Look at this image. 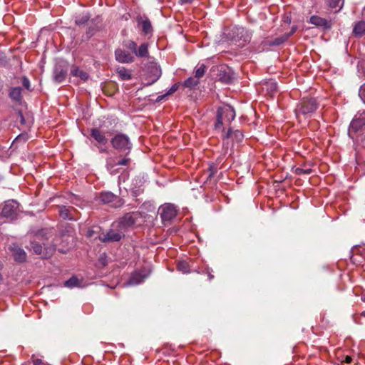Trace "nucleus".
Instances as JSON below:
<instances>
[{
	"label": "nucleus",
	"mask_w": 365,
	"mask_h": 365,
	"mask_svg": "<svg viewBox=\"0 0 365 365\" xmlns=\"http://www.w3.org/2000/svg\"><path fill=\"white\" fill-rule=\"evenodd\" d=\"M88 17L83 16L81 19H77L76 20V24H78V25L84 24L85 23H86L88 21Z\"/></svg>",
	"instance_id": "obj_46"
},
{
	"label": "nucleus",
	"mask_w": 365,
	"mask_h": 365,
	"mask_svg": "<svg viewBox=\"0 0 365 365\" xmlns=\"http://www.w3.org/2000/svg\"><path fill=\"white\" fill-rule=\"evenodd\" d=\"M162 71L160 66L156 63H150L147 67L145 81L147 84L151 85L156 82L161 76Z\"/></svg>",
	"instance_id": "obj_10"
},
{
	"label": "nucleus",
	"mask_w": 365,
	"mask_h": 365,
	"mask_svg": "<svg viewBox=\"0 0 365 365\" xmlns=\"http://www.w3.org/2000/svg\"><path fill=\"white\" fill-rule=\"evenodd\" d=\"M138 28L144 35L151 34L153 26L150 19L146 16H138L136 19Z\"/></svg>",
	"instance_id": "obj_17"
},
{
	"label": "nucleus",
	"mask_w": 365,
	"mask_h": 365,
	"mask_svg": "<svg viewBox=\"0 0 365 365\" xmlns=\"http://www.w3.org/2000/svg\"><path fill=\"white\" fill-rule=\"evenodd\" d=\"M130 46H135V43L134 42H132Z\"/></svg>",
	"instance_id": "obj_56"
},
{
	"label": "nucleus",
	"mask_w": 365,
	"mask_h": 365,
	"mask_svg": "<svg viewBox=\"0 0 365 365\" xmlns=\"http://www.w3.org/2000/svg\"><path fill=\"white\" fill-rule=\"evenodd\" d=\"M297 29V26H292L291 31L289 33L285 34L281 37L275 38L272 46H278L284 43L289 38V37L296 31Z\"/></svg>",
	"instance_id": "obj_30"
},
{
	"label": "nucleus",
	"mask_w": 365,
	"mask_h": 365,
	"mask_svg": "<svg viewBox=\"0 0 365 365\" xmlns=\"http://www.w3.org/2000/svg\"><path fill=\"white\" fill-rule=\"evenodd\" d=\"M363 15L365 16V7L363 9Z\"/></svg>",
	"instance_id": "obj_55"
},
{
	"label": "nucleus",
	"mask_w": 365,
	"mask_h": 365,
	"mask_svg": "<svg viewBox=\"0 0 365 365\" xmlns=\"http://www.w3.org/2000/svg\"><path fill=\"white\" fill-rule=\"evenodd\" d=\"M212 271L209 267H206L203 271V272L207 275L209 280L214 279V275L212 274Z\"/></svg>",
	"instance_id": "obj_44"
},
{
	"label": "nucleus",
	"mask_w": 365,
	"mask_h": 365,
	"mask_svg": "<svg viewBox=\"0 0 365 365\" xmlns=\"http://www.w3.org/2000/svg\"><path fill=\"white\" fill-rule=\"evenodd\" d=\"M68 71V63L66 61L58 62L53 68V78L56 83H61L66 79Z\"/></svg>",
	"instance_id": "obj_11"
},
{
	"label": "nucleus",
	"mask_w": 365,
	"mask_h": 365,
	"mask_svg": "<svg viewBox=\"0 0 365 365\" xmlns=\"http://www.w3.org/2000/svg\"><path fill=\"white\" fill-rule=\"evenodd\" d=\"M18 205V202L15 200L6 202L1 211L2 217L11 220L15 219L17 215Z\"/></svg>",
	"instance_id": "obj_13"
},
{
	"label": "nucleus",
	"mask_w": 365,
	"mask_h": 365,
	"mask_svg": "<svg viewBox=\"0 0 365 365\" xmlns=\"http://www.w3.org/2000/svg\"><path fill=\"white\" fill-rule=\"evenodd\" d=\"M353 33L355 36H361L365 34V21H359L356 22L353 29Z\"/></svg>",
	"instance_id": "obj_27"
},
{
	"label": "nucleus",
	"mask_w": 365,
	"mask_h": 365,
	"mask_svg": "<svg viewBox=\"0 0 365 365\" xmlns=\"http://www.w3.org/2000/svg\"><path fill=\"white\" fill-rule=\"evenodd\" d=\"M353 361V359H352L351 356H346L344 357V359H343V360L341 361V362H342V363H346V364H350V363H351V361Z\"/></svg>",
	"instance_id": "obj_47"
},
{
	"label": "nucleus",
	"mask_w": 365,
	"mask_h": 365,
	"mask_svg": "<svg viewBox=\"0 0 365 365\" xmlns=\"http://www.w3.org/2000/svg\"><path fill=\"white\" fill-rule=\"evenodd\" d=\"M115 59L121 63H130L134 61L133 48H118L115 51Z\"/></svg>",
	"instance_id": "obj_8"
},
{
	"label": "nucleus",
	"mask_w": 365,
	"mask_h": 365,
	"mask_svg": "<svg viewBox=\"0 0 365 365\" xmlns=\"http://www.w3.org/2000/svg\"><path fill=\"white\" fill-rule=\"evenodd\" d=\"M34 233V236L41 241L43 249L39 242L34 240L31 242L30 250L37 255H43L44 259L50 258L56 251V245L53 243V237L56 235L53 228H43Z\"/></svg>",
	"instance_id": "obj_1"
},
{
	"label": "nucleus",
	"mask_w": 365,
	"mask_h": 365,
	"mask_svg": "<svg viewBox=\"0 0 365 365\" xmlns=\"http://www.w3.org/2000/svg\"><path fill=\"white\" fill-rule=\"evenodd\" d=\"M329 7L332 9L341 8L344 4V0H328Z\"/></svg>",
	"instance_id": "obj_37"
},
{
	"label": "nucleus",
	"mask_w": 365,
	"mask_h": 365,
	"mask_svg": "<svg viewBox=\"0 0 365 365\" xmlns=\"http://www.w3.org/2000/svg\"><path fill=\"white\" fill-rule=\"evenodd\" d=\"M180 87V83H174L166 93V95H171L178 90Z\"/></svg>",
	"instance_id": "obj_41"
},
{
	"label": "nucleus",
	"mask_w": 365,
	"mask_h": 365,
	"mask_svg": "<svg viewBox=\"0 0 365 365\" xmlns=\"http://www.w3.org/2000/svg\"><path fill=\"white\" fill-rule=\"evenodd\" d=\"M22 84H23V86L29 90L30 89V81L29 80L26 78V77H23L22 78Z\"/></svg>",
	"instance_id": "obj_45"
},
{
	"label": "nucleus",
	"mask_w": 365,
	"mask_h": 365,
	"mask_svg": "<svg viewBox=\"0 0 365 365\" xmlns=\"http://www.w3.org/2000/svg\"><path fill=\"white\" fill-rule=\"evenodd\" d=\"M65 286L69 288L79 286L80 281L76 276L71 277L69 279L66 280L64 283Z\"/></svg>",
	"instance_id": "obj_36"
},
{
	"label": "nucleus",
	"mask_w": 365,
	"mask_h": 365,
	"mask_svg": "<svg viewBox=\"0 0 365 365\" xmlns=\"http://www.w3.org/2000/svg\"><path fill=\"white\" fill-rule=\"evenodd\" d=\"M127 155H125L123 158H122L120 160L114 163L112 158H109L107 159L106 161V165L107 168L109 170H111L114 168L115 165H128L129 163L130 162V159L126 157Z\"/></svg>",
	"instance_id": "obj_23"
},
{
	"label": "nucleus",
	"mask_w": 365,
	"mask_h": 365,
	"mask_svg": "<svg viewBox=\"0 0 365 365\" xmlns=\"http://www.w3.org/2000/svg\"><path fill=\"white\" fill-rule=\"evenodd\" d=\"M3 89V83L0 81V92L2 91Z\"/></svg>",
	"instance_id": "obj_54"
},
{
	"label": "nucleus",
	"mask_w": 365,
	"mask_h": 365,
	"mask_svg": "<svg viewBox=\"0 0 365 365\" xmlns=\"http://www.w3.org/2000/svg\"><path fill=\"white\" fill-rule=\"evenodd\" d=\"M364 75H365V67L364 68V71H363Z\"/></svg>",
	"instance_id": "obj_57"
},
{
	"label": "nucleus",
	"mask_w": 365,
	"mask_h": 365,
	"mask_svg": "<svg viewBox=\"0 0 365 365\" xmlns=\"http://www.w3.org/2000/svg\"><path fill=\"white\" fill-rule=\"evenodd\" d=\"M217 165H216L215 163H210L209 165V168L207 170V172L209 173L208 178H210L212 176H214L215 174L217 173Z\"/></svg>",
	"instance_id": "obj_39"
},
{
	"label": "nucleus",
	"mask_w": 365,
	"mask_h": 365,
	"mask_svg": "<svg viewBox=\"0 0 365 365\" xmlns=\"http://www.w3.org/2000/svg\"><path fill=\"white\" fill-rule=\"evenodd\" d=\"M70 73L72 76L78 77L84 82L86 81L89 78V75L87 72L81 70L79 67L76 65L71 66Z\"/></svg>",
	"instance_id": "obj_22"
},
{
	"label": "nucleus",
	"mask_w": 365,
	"mask_h": 365,
	"mask_svg": "<svg viewBox=\"0 0 365 365\" xmlns=\"http://www.w3.org/2000/svg\"><path fill=\"white\" fill-rule=\"evenodd\" d=\"M11 250L12 252L14 259L16 262H24L26 260L27 255L26 252L18 245H13L11 247Z\"/></svg>",
	"instance_id": "obj_21"
},
{
	"label": "nucleus",
	"mask_w": 365,
	"mask_h": 365,
	"mask_svg": "<svg viewBox=\"0 0 365 365\" xmlns=\"http://www.w3.org/2000/svg\"><path fill=\"white\" fill-rule=\"evenodd\" d=\"M312 173V170L310 168H297L294 170V173L298 175H309Z\"/></svg>",
	"instance_id": "obj_38"
},
{
	"label": "nucleus",
	"mask_w": 365,
	"mask_h": 365,
	"mask_svg": "<svg viewBox=\"0 0 365 365\" xmlns=\"http://www.w3.org/2000/svg\"><path fill=\"white\" fill-rule=\"evenodd\" d=\"M232 37L235 40H242L244 43H250L252 33L243 27H235L232 29Z\"/></svg>",
	"instance_id": "obj_15"
},
{
	"label": "nucleus",
	"mask_w": 365,
	"mask_h": 365,
	"mask_svg": "<svg viewBox=\"0 0 365 365\" xmlns=\"http://www.w3.org/2000/svg\"><path fill=\"white\" fill-rule=\"evenodd\" d=\"M283 21L287 24L291 23V17L289 15H284L283 17Z\"/></svg>",
	"instance_id": "obj_48"
},
{
	"label": "nucleus",
	"mask_w": 365,
	"mask_h": 365,
	"mask_svg": "<svg viewBox=\"0 0 365 365\" xmlns=\"http://www.w3.org/2000/svg\"><path fill=\"white\" fill-rule=\"evenodd\" d=\"M117 73L120 78L123 81H128L131 79V73L130 72L124 67L118 68L116 70Z\"/></svg>",
	"instance_id": "obj_31"
},
{
	"label": "nucleus",
	"mask_w": 365,
	"mask_h": 365,
	"mask_svg": "<svg viewBox=\"0 0 365 365\" xmlns=\"http://www.w3.org/2000/svg\"><path fill=\"white\" fill-rule=\"evenodd\" d=\"M364 126H365V113L364 115H360L351 120L349 128V136L358 133Z\"/></svg>",
	"instance_id": "obj_18"
},
{
	"label": "nucleus",
	"mask_w": 365,
	"mask_h": 365,
	"mask_svg": "<svg viewBox=\"0 0 365 365\" xmlns=\"http://www.w3.org/2000/svg\"><path fill=\"white\" fill-rule=\"evenodd\" d=\"M124 235L118 230H110L106 234L98 236V239L102 242H119Z\"/></svg>",
	"instance_id": "obj_16"
},
{
	"label": "nucleus",
	"mask_w": 365,
	"mask_h": 365,
	"mask_svg": "<svg viewBox=\"0 0 365 365\" xmlns=\"http://www.w3.org/2000/svg\"><path fill=\"white\" fill-rule=\"evenodd\" d=\"M319 107V103L315 98L304 97L297 105L294 110L297 118L300 115L309 117Z\"/></svg>",
	"instance_id": "obj_2"
},
{
	"label": "nucleus",
	"mask_w": 365,
	"mask_h": 365,
	"mask_svg": "<svg viewBox=\"0 0 365 365\" xmlns=\"http://www.w3.org/2000/svg\"><path fill=\"white\" fill-rule=\"evenodd\" d=\"M235 118V111L230 106H225L220 107L217 111L216 122L215 123V129L224 132L223 124L225 123H230Z\"/></svg>",
	"instance_id": "obj_3"
},
{
	"label": "nucleus",
	"mask_w": 365,
	"mask_h": 365,
	"mask_svg": "<svg viewBox=\"0 0 365 365\" xmlns=\"http://www.w3.org/2000/svg\"><path fill=\"white\" fill-rule=\"evenodd\" d=\"M199 80L196 78L190 77L183 82L182 86L190 89H193L199 84Z\"/></svg>",
	"instance_id": "obj_33"
},
{
	"label": "nucleus",
	"mask_w": 365,
	"mask_h": 365,
	"mask_svg": "<svg viewBox=\"0 0 365 365\" xmlns=\"http://www.w3.org/2000/svg\"><path fill=\"white\" fill-rule=\"evenodd\" d=\"M45 37H46L47 38L50 37L51 39L53 38V36H51V33H49L48 31L41 30L40 32L38 41H40V39L43 38Z\"/></svg>",
	"instance_id": "obj_43"
},
{
	"label": "nucleus",
	"mask_w": 365,
	"mask_h": 365,
	"mask_svg": "<svg viewBox=\"0 0 365 365\" xmlns=\"http://www.w3.org/2000/svg\"><path fill=\"white\" fill-rule=\"evenodd\" d=\"M213 71H217V78L223 83H230L233 79L232 69L226 65H220L215 67Z\"/></svg>",
	"instance_id": "obj_9"
},
{
	"label": "nucleus",
	"mask_w": 365,
	"mask_h": 365,
	"mask_svg": "<svg viewBox=\"0 0 365 365\" xmlns=\"http://www.w3.org/2000/svg\"><path fill=\"white\" fill-rule=\"evenodd\" d=\"M309 22L312 24L318 27H322L324 29H330L333 25L331 20H328L315 15L311 16Z\"/></svg>",
	"instance_id": "obj_20"
},
{
	"label": "nucleus",
	"mask_w": 365,
	"mask_h": 365,
	"mask_svg": "<svg viewBox=\"0 0 365 365\" xmlns=\"http://www.w3.org/2000/svg\"><path fill=\"white\" fill-rule=\"evenodd\" d=\"M167 96V95L165 94V95H163V96H158V101H160V100H162V99H163V98H165V96Z\"/></svg>",
	"instance_id": "obj_52"
},
{
	"label": "nucleus",
	"mask_w": 365,
	"mask_h": 365,
	"mask_svg": "<svg viewBox=\"0 0 365 365\" xmlns=\"http://www.w3.org/2000/svg\"><path fill=\"white\" fill-rule=\"evenodd\" d=\"M354 365H359V363H355Z\"/></svg>",
	"instance_id": "obj_59"
},
{
	"label": "nucleus",
	"mask_w": 365,
	"mask_h": 365,
	"mask_svg": "<svg viewBox=\"0 0 365 365\" xmlns=\"http://www.w3.org/2000/svg\"><path fill=\"white\" fill-rule=\"evenodd\" d=\"M222 133V138L224 140L232 138L233 141H235L237 143H240L242 141L244 138V134L242 130H233L232 128H229L227 131Z\"/></svg>",
	"instance_id": "obj_19"
},
{
	"label": "nucleus",
	"mask_w": 365,
	"mask_h": 365,
	"mask_svg": "<svg viewBox=\"0 0 365 365\" xmlns=\"http://www.w3.org/2000/svg\"><path fill=\"white\" fill-rule=\"evenodd\" d=\"M207 70V67L205 64H200L195 68V78L199 79L202 78Z\"/></svg>",
	"instance_id": "obj_35"
},
{
	"label": "nucleus",
	"mask_w": 365,
	"mask_h": 365,
	"mask_svg": "<svg viewBox=\"0 0 365 365\" xmlns=\"http://www.w3.org/2000/svg\"><path fill=\"white\" fill-rule=\"evenodd\" d=\"M361 251L359 250H357L354 252L351 259L353 263L356 264L358 265H364L365 263V252L364 256L361 255Z\"/></svg>",
	"instance_id": "obj_28"
},
{
	"label": "nucleus",
	"mask_w": 365,
	"mask_h": 365,
	"mask_svg": "<svg viewBox=\"0 0 365 365\" xmlns=\"http://www.w3.org/2000/svg\"><path fill=\"white\" fill-rule=\"evenodd\" d=\"M90 135L96 140V145L98 147L99 152L101 153H107V144L108 139L106 138L105 133L98 128H93L91 129Z\"/></svg>",
	"instance_id": "obj_7"
},
{
	"label": "nucleus",
	"mask_w": 365,
	"mask_h": 365,
	"mask_svg": "<svg viewBox=\"0 0 365 365\" xmlns=\"http://www.w3.org/2000/svg\"><path fill=\"white\" fill-rule=\"evenodd\" d=\"M361 299L362 302H365V292L362 293Z\"/></svg>",
	"instance_id": "obj_51"
},
{
	"label": "nucleus",
	"mask_w": 365,
	"mask_h": 365,
	"mask_svg": "<svg viewBox=\"0 0 365 365\" xmlns=\"http://www.w3.org/2000/svg\"><path fill=\"white\" fill-rule=\"evenodd\" d=\"M96 200L103 204L109 205L114 208L120 207L124 204V200L122 198L111 192H101L98 193L96 197Z\"/></svg>",
	"instance_id": "obj_5"
},
{
	"label": "nucleus",
	"mask_w": 365,
	"mask_h": 365,
	"mask_svg": "<svg viewBox=\"0 0 365 365\" xmlns=\"http://www.w3.org/2000/svg\"><path fill=\"white\" fill-rule=\"evenodd\" d=\"M140 217L141 215L139 212L126 213L119 220V227L121 229L130 227L134 225Z\"/></svg>",
	"instance_id": "obj_12"
},
{
	"label": "nucleus",
	"mask_w": 365,
	"mask_h": 365,
	"mask_svg": "<svg viewBox=\"0 0 365 365\" xmlns=\"http://www.w3.org/2000/svg\"><path fill=\"white\" fill-rule=\"evenodd\" d=\"M158 213L164 225L174 220L178 214L176 207L170 203H165L158 209Z\"/></svg>",
	"instance_id": "obj_6"
},
{
	"label": "nucleus",
	"mask_w": 365,
	"mask_h": 365,
	"mask_svg": "<svg viewBox=\"0 0 365 365\" xmlns=\"http://www.w3.org/2000/svg\"><path fill=\"white\" fill-rule=\"evenodd\" d=\"M178 270L182 272L184 274L190 272V265L186 261H179L177 264Z\"/></svg>",
	"instance_id": "obj_34"
},
{
	"label": "nucleus",
	"mask_w": 365,
	"mask_h": 365,
	"mask_svg": "<svg viewBox=\"0 0 365 365\" xmlns=\"http://www.w3.org/2000/svg\"><path fill=\"white\" fill-rule=\"evenodd\" d=\"M9 64V59L4 53H0V67H5Z\"/></svg>",
	"instance_id": "obj_40"
},
{
	"label": "nucleus",
	"mask_w": 365,
	"mask_h": 365,
	"mask_svg": "<svg viewBox=\"0 0 365 365\" xmlns=\"http://www.w3.org/2000/svg\"><path fill=\"white\" fill-rule=\"evenodd\" d=\"M145 277V275H143L141 273L135 272L130 276L128 280V284L130 285L138 284L143 282Z\"/></svg>",
	"instance_id": "obj_25"
},
{
	"label": "nucleus",
	"mask_w": 365,
	"mask_h": 365,
	"mask_svg": "<svg viewBox=\"0 0 365 365\" xmlns=\"http://www.w3.org/2000/svg\"><path fill=\"white\" fill-rule=\"evenodd\" d=\"M114 150H117L120 155H128L132 148V143L129 137L124 133L115 134L110 140Z\"/></svg>",
	"instance_id": "obj_4"
},
{
	"label": "nucleus",
	"mask_w": 365,
	"mask_h": 365,
	"mask_svg": "<svg viewBox=\"0 0 365 365\" xmlns=\"http://www.w3.org/2000/svg\"><path fill=\"white\" fill-rule=\"evenodd\" d=\"M20 116H21V121L22 123H24V118L23 114L21 113H20Z\"/></svg>",
	"instance_id": "obj_53"
},
{
	"label": "nucleus",
	"mask_w": 365,
	"mask_h": 365,
	"mask_svg": "<svg viewBox=\"0 0 365 365\" xmlns=\"http://www.w3.org/2000/svg\"><path fill=\"white\" fill-rule=\"evenodd\" d=\"M192 1H193V0H179V2L181 4H191Z\"/></svg>",
	"instance_id": "obj_49"
},
{
	"label": "nucleus",
	"mask_w": 365,
	"mask_h": 365,
	"mask_svg": "<svg viewBox=\"0 0 365 365\" xmlns=\"http://www.w3.org/2000/svg\"><path fill=\"white\" fill-rule=\"evenodd\" d=\"M142 46H147L145 43L141 45Z\"/></svg>",
	"instance_id": "obj_58"
},
{
	"label": "nucleus",
	"mask_w": 365,
	"mask_h": 365,
	"mask_svg": "<svg viewBox=\"0 0 365 365\" xmlns=\"http://www.w3.org/2000/svg\"><path fill=\"white\" fill-rule=\"evenodd\" d=\"M21 91L20 87L12 88L9 93V98L14 101L20 102L22 100Z\"/></svg>",
	"instance_id": "obj_26"
},
{
	"label": "nucleus",
	"mask_w": 365,
	"mask_h": 365,
	"mask_svg": "<svg viewBox=\"0 0 365 365\" xmlns=\"http://www.w3.org/2000/svg\"><path fill=\"white\" fill-rule=\"evenodd\" d=\"M144 192L143 188V182L141 180H136V183L133 184L131 188V195L134 197H137Z\"/></svg>",
	"instance_id": "obj_29"
},
{
	"label": "nucleus",
	"mask_w": 365,
	"mask_h": 365,
	"mask_svg": "<svg viewBox=\"0 0 365 365\" xmlns=\"http://www.w3.org/2000/svg\"><path fill=\"white\" fill-rule=\"evenodd\" d=\"M133 48V54L138 57L143 58L148 56V47H129Z\"/></svg>",
	"instance_id": "obj_32"
},
{
	"label": "nucleus",
	"mask_w": 365,
	"mask_h": 365,
	"mask_svg": "<svg viewBox=\"0 0 365 365\" xmlns=\"http://www.w3.org/2000/svg\"><path fill=\"white\" fill-rule=\"evenodd\" d=\"M58 213L63 220L76 221L79 217L78 212L72 206H60Z\"/></svg>",
	"instance_id": "obj_14"
},
{
	"label": "nucleus",
	"mask_w": 365,
	"mask_h": 365,
	"mask_svg": "<svg viewBox=\"0 0 365 365\" xmlns=\"http://www.w3.org/2000/svg\"><path fill=\"white\" fill-rule=\"evenodd\" d=\"M93 232H94V231H93V230H88V233H87V237H92L93 235Z\"/></svg>",
	"instance_id": "obj_50"
},
{
	"label": "nucleus",
	"mask_w": 365,
	"mask_h": 365,
	"mask_svg": "<svg viewBox=\"0 0 365 365\" xmlns=\"http://www.w3.org/2000/svg\"><path fill=\"white\" fill-rule=\"evenodd\" d=\"M359 96L365 103V83L361 86L359 91Z\"/></svg>",
	"instance_id": "obj_42"
},
{
	"label": "nucleus",
	"mask_w": 365,
	"mask_h": 365,
	"mask_svg": "<svg viewBox=\"0 0 365 365\" xmlns=\"http://www.w3.org/2000/svg\"><path fill=\"white\" fill-rule=\"evenodd\" d=\"M263 89L266 91L267 94L272 96L277 92V83L273 80H269L264 83Z\"/></svg>",
	"instance_id": "obj_24"
}]
</instances>
